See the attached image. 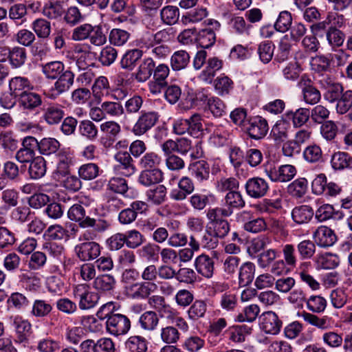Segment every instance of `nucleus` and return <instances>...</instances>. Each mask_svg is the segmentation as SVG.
<instances>
[{
  "label": "nucleus",
  "mask_w": 352,
  "mask_h": 352,
  "mask_svg": "<svg viewBox=\"0 0 352 352\" xmlns=\"http://www.w3.org/2000/svg\"><path fill=\"white\" fill-rule=\"evenodd\" d=\"M232 212L233 210L229 208H209L206 213L209 220L206 226V231L219 239L224 238L230 231V225L228 221L223 217H229Z\"/></svg>",
  "instance_id": "1"
},
{
  "label": "nucleus",
  "mask_w": 352,
  "mask_h": 352,
  "mask_svg": "<svg viewBox=\"0 0 352 352\" xmlns=\"http://www.w3.org/2000/svg\"><path fill=\"white\" fill-rule=\"evenodd\" d=\"M72 294L78 302L81 310H87L94 308L99 300L98 294L91 290L89 285L86 283L78 284L73 287Z\"/></svg>",
  "instance_id": "2"
},
{
  "label": "nucleus",
  "mask_w": 352,
  "mask_h": 352,
  "mask_svg": "<svg viewBox=\"0 0 352 352\" xmlns=\"http://www.w3.org/2000/svg\"><path fill=\"white\" fill-rule=\"evenodd\" d=\"M106 328L111 335L116 336L124 335L131 328V321L128 317L123 314H115L107 320Z\"/></svg>",
  "instance_id": "3"
},
{
  "label": "nucleus",
  "mask_w": 352,
  "mask_h": 352,
  "mask_svg": "<svg viewBox=\"0 0 352 352\" xmlns=\"http://www.w3.org/2000/svg\"><path fill=\"white\" fill-rule=\"evenodd\" d=\"M157 289V285L154 282H136L126 287V293L133 299H146Z\"/></svg>",
  "instance_id": "4"
},
{
  "label": "nucleus",
  "mask_w": 352,
  "mask_h": 352,
  "mask_svg": "<svg viewBox=\"0 0 352 352\" xmlns=\"http://www.w3.org/2000/svg\"><path fill=\"white\" fill-rule=\"evenodd\" d=\"M159 117L155 111H142L133 126L132 132L138 136L144 134L156 124Z\"/></svg>",
  "instance_id": "5"
},
{
  "label": "nucleus",
  "mask_w": 352,
  "mask_h": 352,
  "mask_svg": "<svg viewBox=\"0 0 352 352\" xmlns=\"http://www.w3.org/2000/svg\"><path fill=\"white\" fill-rule=\"evenodd\" d=\"M100 131L105 135L101 138V143L105 148H110L114 144L117 137L121 132L120 125L116 121L109 120L100 126Z\"/></svg>",
  "instance_id": "6"
},
{
  "label": "nucleus",
  "mask_w": 352,
  "mask_h": 352,
  "mask_svg": "<svg viewBox=\"0 0 352 352\" xmlns=\"http://www.w3.org/2000/svg\"><path fill=\"white\" fill-rule=\"evenodd\" d=\"M0 52H4L5 56L8 55L9 63L13 69L22 67L27 59L26 50L22 47H0Z\"/></svg>",
  "instance_id": "7"
},
{
  "label": "nucleus",
  "mask_w": 352,
  "mask_h": 352,
  "mask_svg": "<svg viewBox=\"0 0 352 352\" xmlns=\"http://www.w3.org/2000/svg\"><path fill=\"white\" fill-rule=\"evenodd\" d=\"M75 252L78 258L83 261L96 258L100 254V246L94 241H85L76 245Z\"/></svg>",
  "instance_id": "8"
},
{
  "label": "nucleus",
  "mask_w": 352,
  "mask_h": 352,
  "mask_svg": "<svg viewBox=\"0 0 352 352\" xmlns=\"http://www.w3.org/2000/svg\"><path fill=\"white\" fill-rule=\"evenodd\" d=\"M311 188L314 193L322 195L325 193L327 195L336 196L341 192V187L334 183L327 180V177H315L311 183Z\"/></svg>",
  "instance_id": "9"
},
{
  "label": "nucleus",
  "mask_w": 352,
  "mask_h": 352,
  "mask_svg": "<svg viewBox=\"0 0 352 352\" xmlns=\"http://www.w3.org/2000/svg\"><path fill=\"white\" fill-rule=\"evenodd\" d=\"M259 319L260 327L265 333L276 335L280 332L282 322L274 312L271 311L264 312Z\"/></svg>",
  "instance_id": "10"
},
{
  "label": "nucleus",
  "mask_w": 352,
  "mask_h": 352,
  "mask_svg": "<svg viewBox=\"0 0 352 352\" xmlns=\"http://www.w3.org/2000/svg\"><path fill=\"white\" fill-rule=\"evenodd\" d=\"M311 82L309 78L302 76L298 85L302 88L304 101L307 104H316L320 100L321 94L320 91L314 87Z\"/></svg>",
  "instance_id": "11"
},
{
  "label": "nucleus",
  "mask_w": 352,
  "mask_h": 352,
  "mask_svg": "<svg viewBox=\"0 0 352 352\" xmlns=\"http://www.w3.org/2000/svg\"><path fill=\"white\" fill-rule=\"evenodd\" d=\"M10 94L18 98L34 88L30 80L24 76H17L11 78L8 82Z\"/></svg>",
  "instance_id": "12"
},
{
  "label": "nucleus",
  "mask_w": 352,
  "mask_h": 352,
  "mask_svg": "<svg viewBox=\"0 0 352 352\" xmlns=\"http://www.w3.org/2000/svg\"><path fill=\"white\" fill-rule=\"evenodd\" d=\"M246 130L252 138L258 140L265 136L269 127L267 122L265 118L256 116L250 119Z\"/></svg>",
  "instance_id": "13"
},
{
  "label": "nucleus",
  "mask_w": 352,
  "mask_h": 352,
  "mask_svg": "<svg viewBox=\"0 0 352 352\" xmlns=\"http://www.w3.org/2000/svg\"><path fill=\"white\" fill-rule=\"evenodd\" d=\"M313 239L318 245L324 248L333 245L337 240L334 232L323 226L318 227L313 233Z\"/></svg>",
  "instance_id": "14"
},
{
  "label": "nucleus",
  "mask_w": 352,
  "mask_h": 352,
  "mask_svg": "<svg viewBox=\"0 0 352 352\" xmlns=\"http://www.w3.org/2000/svg\"><path fill=\"white\" fill-rule=\"evenodd\" d=\"M74 74L69 69H66L58 76L52 88L56 95L60 96L68 91L74 85Z\"/></svg>",
  "instance_id": "15"
},
{
  "label": "nucleus",
  "mask_w": 352,
  "mask_h": 352,
  "mask_svg": "<svg viewBox=\"0 0 352 352\" xmlns=\"http://www.w3.org/2000/svg\"><path fill=\"white\" fill-rule=\"evenodd\" d=\"M321 82L327 90L324 98L331 103L337 101L344 93L342 85L339 82H334L329 77L324 78Z\"/></svg>",
  "instance_id": "16"
},
{
  "label": "nucleus",
  "mask_w": 352,
  "mask_h": 352,
  "mask_svg": "<svg viewBox=\"0 0 352 352\" xmlns=\"http://www.w3.org/2000/svg\"><path fill=\"white\" fill-rule=\"evenodd\" d=\"M245 188L250 197L258 198L265 195L269 186L263 177H252L247 182Z\"/></svg>",
  "instance_id": "17"
},
{
  "label": "nucleus",
  "mask_w": 352,
  "mask_h": 352,
  "mask_svg": "<svg viewBox=\"0 0 352 352\" xmlns=\"http://www.w3.org/2000/svg\"><path fill=\"white\" fill-rule=\"evenodd\" d=\"M67 0H51L44 5L42 14L49 19H56L65 12V3Z\"/></svg>",
  "instance_id": "18"
},
{
  "label": "nucleus",
  "mask_w": 352,
  "mask_h": 352,
  "mask_svg": "<svg viewBox=\"0 0 352 352\" xmlns=\"http://www.w3.org/2000/svg\"><path fill=\"white\" fill-rule=\"evenodd\" d=\"M18 102L23 110L32 111L42 104V98L40 94L28 91L18 98Z\"/></svg>",
  "instance_id": "19"
},
{
  "label": "nucleus",
  "mask_w": 352,
  "mask_h": 352,
  "mask_svg": "<svg viewBox=\"0 0 352 352\" xmlns=\"http://www.w3.org/2000/svg\"><path fill=\"white\" fill-rule=\"evenodd\" d=\"M223 67V62L217 57L209 58L205 69L201 72L199 78L206 83H211L217 72Z\"/></svg>",
  "instance_id": "20"
},
{
  "label": "nucleus",
  "mask_w": 352,
  "mask_h": 352,
  "mask_svg": "<svg viewBox=\"0 0 352 352\" xmlns=\"http://www.w3.org/2000/svg\"><path fill=\"white\" fill-rule=\"evenodd\" d=\"M14 324L16 333L15 342L25 345L28 343V338L31 333V323L28 320L16 318L14 320Z\"/></svg>",
  "instance_id": "21"
},
{
  "label": "nucleus",
  "mask_w": 352,
  "mask_h": 352,
  "mask_svg": "<svg viewBox=\"0 0 352 352\" xmlns=\"http://www.w3.org/2000/svg\"><path fill=\"white\" fill-rule=\"evenodd\" d=\"M214 265L213 259L206 254H201L197 256L195 262L197 272L207 278H210L213 276Z\"/></svg>",
  "instance_id": "22"
},
{
  "label": "nucleus",
  "mask_w": 352,
  "mask_h": 352,
  "mask_svg": "<svg viewBox=\"0 0 352 352\" xmlns=\"http://www.w3.org/2000/svg\"><path fill=\"white\" fill-rule=\"evenodd\" d=\"M284 118L289 122H292L294 127H300L307 122L310 118V110L300 107L295 111L290 110L284 114Z\"/></svg>",
  "instance_id": "23"
},
{
  "label": "nucleus",
  "mask_w": 352,
  "mask_h": 352,
  "mask_svg": "<svg viewBox=\"0 0 352 352\" xmlns=\"http://www.w3.org/2000/svg\"><path fill=\"white\" fill-rule=\"evenodd\" d=\"M143 51L134 48L128 50L122 55L120 60V66L122 69L132 71L143 56Z\"/></svg>",
  "instance_id": "24"
},
{
  "label": "nucleus",
  "mask_w": 352,
  "mask_h": 352,
  "mask_svg": "<svg viewBox=\"0 0 352 352\" xmlns=\"http://www.w3.org/2000/svg\"><path fill=\"white\" fill-rule=\"evenodd\" d=\"M63 107L58 104H50L43 109V119L50 125L58 124L64 117Z\"/></svg>",
  "instance_id": "25"
},
{
  "label": "nucleus",
  "mask_w": 352,
  "mask_h": 352,
  "mask_svg": "<svg viewBox=\"0 0 352 352\" xmlns=\"http://www.w3.org/2000/svg\"><path fill=\"white\" fill-rule=\"evenodd\" d=\"M320 340L327 347L331 349L340 348L343 344V334L336 330H323Z\"/></svg>",
  "instance_id": "26"
},
{
  "label": "nucleus",
  "mask_w": 352,
  "mask_h": 352,
  "mask_svg": "<svg viewBox=\"0 0 352 352\" xmlns=\"http://www.w3.org/2000/svg\"><path fill=\"white\" fill-rule=\"evenodd\" d=\"M155 63L151 57L145 58L138 66L135 73V78L139 82H143L150 78L154 71Z\"/></svg>",
  "instance_id": "27"
},
{
  "label": "nucleus",
  "mask_w": 352,
  "mask_h": 352,
  "mask_svg": "<svg viewBox=\"0 0 352 352\" xmlns=\"http://www.w3.org/2000/svg\"><path fill=\"white\" fill-rule=\"evenodd\" d=\"M255 272L256 266L253 263L246 261L241 264L238 270L239 284L241 286L250 284L254 279Z\"/></svg>",
  "instance_id": "28"
},
{
  "label": "nucleus",
  "mask_w": 352,
  "mask_h": 352,
  "mask_svg": "<svg viewBox=\"0 0 352 352\" xmlns=\"http://www.w3.org/2000/svg\"><path fill=\"white\" fill-rule=\"evenodd\" d=\"M110 89V83L106 76H100L96 78L91 87V93L94 99L100 102L102 98L107 95Z\"/></svg>",
  "instance_id": "29"
},
{
  "label": "nucleus",
  "mask_w": 352,
  "mask_h": 352,
  "mask_svg": "<svg viewBox=\"0 0 352 352\" xmlns=\"http://www.w3.org/2000/svg\"><path fill=\"white\" fill-rule=\"evenodd\" d=\"M115 278L110 274L96 276L92 283L93 288L98 292L105 293L112 291L116 285Z\"/></svg>",
  "instance_id": "30"
},
{
  "label": "nucleus",
  "mask_w": 352,
  "mask_h": 352,
  "mask_svg": "<svg viewBox=\"0 0 352 352\" xmlns=\"http://www.w3.org/2000/svg\"><path fill=\"white\" fill-rule=\"evenodd\" d=\"M160 322L157 313L154 311H146L139 318L138 323L141 329L147 331L155 330Z\"/></svg>",
  "instance_id": "31"
},
{
  "label": "nucleus",
  "mask_w": 352,
  "mask_h": 352,
  "mask_svg": "<svg viewBox=\"0 0 352 352\" xmlns=\"http://www.w3.org/2000/svg\"><path fill=\"white\" fill-rule=\"evenodd\" d=\"M66 71L65 65L59 60H54L42 65V72L50 80H55Z\"/></svg>",
  "instance_id": "32"
},
{
  "label": "nucleus",
  "mask_w": 352,
  "mask_h": 352,
  "mask_svg": "<svg viewBox=\"0 0 352 352\" xmlns=\"http://www.w3.org/2000/svg\"><path fill=\"white\" fill-rule=\"evenodd\" d=\"M32 29L37 37L41 39L48 38L52 32L50 21L44 18L35 19L32 23Z\"/></svg>",
  "instance_id": "33"
},
{
  "label": "nucleus",
  "mask_w": 352,
  "mask_h": 352,
  "mask_svg": "<svg viewBox=\"0 0 352 352\" xmlns=\"http://www.w3.org/2000/svg\"><path fill=\"white\" fill-rule=\"evenodd\" d=\"M148 340L141 336H130L125 342V347L129 352H146Z\"/></svg>",
  "instance_id": "34"
},
{
  "label": "nucleus",
  "mask_w": 352,
  "mask_h": 352,
  "mask_svg": "<svg viewBox=\"0 0 352 352\" xmlns=\"http://www.w3.org/2000/svg\"><path fill=\"white\" fill-rule=\"evenodd\" d=\"M313 215V209L310 206L306 205L296 207L292 212L293 220L298 224L308 223L312 219Z\"/></svg>",
  "instance_id": "35"
},
{
  "label": "nucleus",
  "mask_w": 352,
  "mask_h": 352,
  "mask_svg": "<svg viewBox=\"0 0 352 352\" xmlns=\"http://www.w3.org/2000/svg\"><path fill=\"white\" fill-rule=\"evenodd\" d=\"M159 163V157L153 153H146L141 160V165L145 169L144 172H150L152 176H162V172L156 168L155 165Z\"/></svg>",
  "instance_id": "36"
},
{
  "label": "nucleus",
  "mask_w": 352,
  "mask_h": 352,
  "mask_svg": "<svg viewBox=\"0 0 352 352\" xmlns=\"http://www.w3.org/2000/svg\"><path fill=\"white\" fill-rule=\"evenodd\" d=\"M289 128V122L284 118L278 120L273 126L271 134L276 141L284 142L288 138Z\"/></svg>",
  "instance_id": "37"
},
{
  "label": "nucleus",
  "mask_w": 352,
  "mask_h": 352,
  "mask_svg": "<svg viewBox=\"0 0 352 352\" xmlns=\"http://www.w3.org/2000/svg\"><path fill=\"white\" fill-rule=\"evenodd\" d=\"M190 61V55L185 50L175 52L170 57V66L173 70L179 71L185 69Z\"/></svg>",
  "instance_id": "38"
},
{
  "label": "nucleus",
  "mask_w": 352,
  "mask_h": 352,
  "mask_svg": "<svg viewBox=\"0 0 352 352\" xmlns=\"http://www.w3.org/2000/svg\"><path fill=\"white\" fill-rule=\"evenodd\" d=\"M180 190H173L171 196L176 200L184 199L188 194H190L194 190V184L190 177H182L178 182Z\"/></svg>",
  "instance_id": "39"
},
{
  "label": "nucleus",
  "mask_w": 352,
  "mask_h": 352,
  "mask_svg": "<svg viewBox=\"0 0 352 352\" xmlns=\"http://www.w3.org/2000/svg\"><path fill=\"white\" fill-rule=\"evenodd\" d=\"M215 41L216 34L211 28H206L197 32V42L202 48L211 47Z\"/></svg>",
  "instance_id": "40"
},
{
  "label": "nucleus",
  "mask_w": 352,
  "mask_h": 352,
  "mask_svg": "<svg viewBox=\"0 0 352 352\" xmlns=\"http://www.w3.org/2000/svg\"><path fill=\"white\" fill-rule=\"evenodd\" d=\"M52 310V306L50 302L45 300L36 299L32 303L30 314L36 318H45Z\"/></svg>",
  "instance_id": "41"
},
{
  "label": "nucleus",
  "mask_w": 352,
  "mask_h": 352,
  "mask_svg": "<svg viewBox=\"0 0 352 352\" xmlns=\"http://www.w3.org/2000/svg\"><path fill=\"white\" fill-rule=\"evenodd\" d=\"M60 142L52 138H44L38 144V149L41 154L50 155L58 151L60 148Z\"/></svg>",
  "instance_id": "42"
},
{
  "label": "nucleus",
  "mask_w": 352,
  "mask_h": 352,
  "mask_svg": "<svg viewBox=\"0 0 352 352\" xmlns=\"http://www.w3.org/2000/svg\"><path fill=\"white\" fill-rule=\"evenodd\" d=\"M252 328L246 324L234 326L230 331V340L236 343H241L251 334Z\"/></svg>",
  "instance_id": "43"
},
{
  "label": "nucleus",
  "mask_w": 352,
  "mask_h": 352,
  "mask_svg": "<svg viewBox=\"0 0 352 352\" xmlns=\"http://www.w3.org/2000/svg\"><path fill=\"white\" fill-rule=\"evenodd\" d=\"M189 134L196 138H199L204 133L203 118L201 114L194 113L188 119Z\"/></svg>",
  "instance_id": "44"
},
{
  "label": "nucleus",
  "mask_w": 352,
  "mask_h": 352,
  "mask_svg": "<svg viewBox=\"0 0 352 352\" xmlns=\"http://www.w3.org/2000/svg\"><path fill=\"white\" fill-rule=\"evenodd\" d=\"M179 17V10L176 6H166L160 11L162 21L166 25H173L177 23Z\"/></svg>",
  "instance_id": "45"
},
{
  "label": "nucleus",
  "mask_w": 352,
  "mask_h": 352,
  "mask_svg": "<svg viewBox=\"0 0 352 352\" xmlns=\"http://www.w3.org/2000/svg\"><path fill=\"white\" fill-rule=\"evenodd\" d=\"M241 259L236 256H228L223 262V271L228 278H233L236 276L240 267Z\"/></svg>",
  "instance_id": "46"
},
{
  "label": "nucleus",
  "mask_w": 352,
  "mask_h": 352,
  "mask_svg": "<svg viewBox=\"0 0 352 352\" xmlns=\"http://www.w3.org/2000/svg\"><path fill=\"white\" fill-rule=\"evenodd\" d=\"M302 317L305 322L318 329L325 330L330 327V323L327 316L320 318L311 313L303 312Z\"/></svg>",
  "instance_id": "47"
},
{
  "label": "nucleus",
  "mask_w": 352,
  "mask_h": 352,
  "mask_svg": "<svg viewBox=\"0 0 352 352\" xmlns=\"http://www.w3.org/2000/svg\"><path fill=\"white\" fill-rule=\"evenodd\" d=\"M309 265V263H302L298 269V274L302 282L307 284L312 290H318L320 287L319 282L306 270Z\"/></svg>",
  "instance_id": "48"
},
{
  "label": "nucleus",
  "mask_w": 352,
  "mask_h": 352,
  "mask_svg": "<svg viewBox=\"0 0 352 352\" xmlns=\"http://www.w3.org/2000/svg\"><path fill=\"white\" fill-rule=\"evenodd\" d=\"M131 34L124 30L113 28L109 34V41L115 46H123L130 38Z\"/></svg>",
  "instance_id": "49"
},
{
  "label": "nucleus",
  "mask_w": 352,
  "mask_h": 352,
  "mask_svg": "<svg viewBox=\"0 0 352 352\" xmlns=\"http://www.w3.org/2000/svg\"><path fill=\"white\" fill-rule=\"evenodd\" d=\"M148 201L154 205H160L165 201L166 189L163 185H158L154 189H150L146 192Z\"/></svg>",
  "instance_id": "50"
},
{
  "label": "nucleus",
  "mask_w": 352,
  "mask_h": 352,
  "mask_svg": "<svg viewBox=\"0 0 352 352\" xmlns=\"http://www.w3.org/2000/svg\"><path fill=\"white\" fill-rule=\"evenodd\" d=\"M316 262L323 269H333L340 264V258L336 254L324 253L317 256Z\"/></svg>",
  "instance_id": "51"
},
{
  "label": "nucleus",
  "mask_w": 352,
  "mask_h": 352,
  "mask_svg": "<svg viewBox=\"0 0 352 352\" xmlns=\"http://www.w3.org/2000/svg\"><path fill=\"white\" fill-rule=\"evenodd\" d=\"M116 160L121 165V168L126 170L121 173L125 176H129L134 173V166L131 164L132 158L126 151H120L115 155Z\"/></svg>",
  "instance_id": "52"
},
{
  "label": "nucleus",
  "mask_w": 352,
  "mask_h": 352,
  "mask_svg": "<svg viewBox=\"0 0 352 352\" xmlns=\"http://www.w3.org/2000/svg\"><path fill=\"white\" fill-rule=\"evenodd\" d=\"M160 338L166 345L174 344L179 340L180 333L177 328L166 326L160 329Z\"/></svg>",
  "instance_id": "53"
},
{
  "label": "nucleus",
  "mask_w": 352,
  "mask_h": 352,
  "mask_svg": "<svg viewBox=\"0 0 352 352\" xmlns=\"http://www.w3.org/2000/svg\"><path fill=\"white\" fill-rule=\"evenodd\" d=\"M330 301L332 306L336 309L342 308L348 300V294L343 288H336L331 292Z\"/></svg>",
  "instance_id": "54"
},
{
  "label": "nucleus",
  "mask_w": 352,
  "mask_h": 352,
  "mask_svg": "<svg viewBox=\"0 0 352 352\" xmlns=\"http://www.w3.org/2000/svg\"><path fill=\"white\" fill-rule=\"evenodd\" d=\"M43 248L46 253L56 259L58 263H62L65 252L63 245L54 242H47L44 243Z\"/></svg>",
  "instance_id": "55"
},
{
  "label": "nucleus",
  "mask_w": 352,
  "mask_h": 352,
  "mask_svg": "<svg viewBox=\"0 0 352 352\" xmlns=\"http://www.w3.org/2000/svg\"><path fill=\"white\" fill-rule=\"evenodd\" d=\"M124 234L126 245L130 249L139 248L145 240L144 236L136 230H130Z\"/></svg>",
  "instance_id": "56"
},
{
  "label": "nucleus",
  "mask_w": 352,
  "mask_h": 352,
  "mask_svg": "<svg viewBox=\"0 0 352 352\" xmlns=\"http://www.w3.org/2000/svg\"><path fill=\"white\" fill-rule=\"evenodd\" d=\"M106 116L118 118L124 114V108L118 101H104L102 103Z\"/></svg>",
  "instance_id": "57"
},
{
  "label": "nucleus",
  "mask_w": 352,
  "mask_h": 352,
  "mask_svg": "<svg viewBox=\"0 0 352 352\" xmlns=\"http://www.w3.org/2000/svg\"><path fill=\"white\" fill-rule=\"evenodd\" d=\"M79 132L80 135L89 140H94L98 137L97 126L89 120H85L80 122Z\"/></svg>",
  "instance_id": "58"
},
{
  "label": "nucleus",
  "mask_w": 352,
  "mask_h": 352,
  "mask_svg": "<svg viewBox=\"0 0 352 352\" xmlns=\"http://www.w3.org/2000/svg\"><path fill=\"white\" fill-rule=\"evenodd\" d=\"M36 349L39 352H58L60 349L59 341L47 337L37 342Z\"/></svg>",
  "instance_id": "59"
},
{
  "label": "nucleus",
  "mask_w": 352,
  "mask_h": 352,
  "mask_svg": "<svg viewBox=\"0 0 352 352\" xmlns=\"http://www.w3.org/2000/svg\"><path fill=\"white\" fill-rule=\"evenodd\" d=\"M307 189V181L305 177H299L287 187L288 192L294 197H301Z\"/></svg>",
  "instance_id": "60"
},
{
  "label": "nucleus",
  "mask_w": 352,
  "mask_h": 352,
  "mask_svg": "<svg viewBox=\"0 0 352 352\" xmlns=\"http://www.w3.org/2000/svg\"><path fill=\"white\" fill-rule=\"evenodd\" d=\"M69 232L61 226L55 224L48 227L45 232V236L52 240L67 239L69 237Z\"/></svg>",
  "instance_id": "61"
},
{
  "label": "nucleus",
  "mask_w": 352,
  "mask_h": 352,
  "mask_svg": "<svg viewBox=\"0 0 352 352\" xmlns=\"http://www.w3.org/2000/svg\"><path fill=\"white\" fill-rule=\"evenodd\" d=\"M307 307L313 313L323 312L327 307V300L321 296H311L306 301Z\"/></svg>",
  "instance_id": "62"
},
{
  "label": "nucleus",
  "mask_w": 352,
  "mask_h": 352,
  "mask_svg": "<svg viewBox=\"0 0 352 352\" xmlns=\"http://www.w3.org/2000/svg\"><path fill=\"white\" fill-rule=\"evenodd\" d=\"M118 56V51L111 45H107L100 51L99 61L103 66H109L113 64Z\"/></svg>",
  "instance_id": "63"
},
{
  "label": "nucleus",
  "mask_w": 352,
  "mask_h": 352,
  "mask_svg": "<svg viewBox=\"0 0 352 352\" xmlns=\"http://www.w3.org/2000/svg\"><path fill=\"white\" fill-rule=\"evenodd\" d=\"M352 108V90L344 92L337 100L336 111L339 114H344Z\"/></svg>",
  "instance_id": "64"
}]
</instances>
